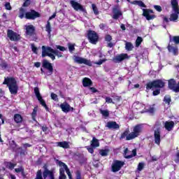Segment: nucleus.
Listing matches in <instances>:
<instances>
[{
	"mask_svg": "<svg viewBox=\"0 0 179 179\" xmlns=\"http://www.w3.org/2000/svg\"><path fill=\"white\" fill-rule=\"evenodd\" d=\"M143 131V126L142 124H137L133 127L132 132L129 133V131L123 132L120 136V139H126V141H131L138 138Z\"/></svg>",
	"mask_w": 179,
	"mask_h": 179,
	"instance_id": "nucleus-1",
	"label": "nucleus"
},
{
	"mask_svg": "<svg viewBox=\"0 0 179 179\" xmlns=\"http://www.w3.org/2000/svg\"><path fill=\"white\" fill-rule=\"evenodd\" d=\"M55 55L59 58L62 57V52L58 51V50H54L50 47L42 46V57H49L54 61L55 59Z\"/></svg>",
	"mask_w": 179,
	"mask_h": 179,
	"instance_id": "nucleus-2",
	"label": "nucleus"
},
{
	"mask_svg": "<svg viewBox=\"0 0 179 179\" xmlns=\"http://www.w3.org/2000/svg\"><path fill=\"white\" fill-rule=\"evenodd\" d=\"M3 85H7L8 86L10 92L11 94H17V90H19V87H17V84L16 83V80L13 78H5Z\"/></svg>",
	"mask_w": 179,
	"mask_h": 179,
	"instance_id": "nucleus-3",
	"label": "nucleus"
},
{
	"mask_svg": "<svg viewBox=\"0 0 179 179\" xmlns=\"http://www.w3.org/2000/svg\"><path fill=\"white\" fill-rule=\"evenodd\" d=\"M26 17V19L34 20L36 17H40V13H37V11L34 10H31L29 12H27L23 8H20L19 17L20 19H23V17Z\"/></svg>",
	"mask_w": 179,
	"mask_h": 179,
	"instance_id": "nucleus-4",
	"label": "nucleus"
},
{
	"mask_svg": "<svg viewBox=\"0 0 179 179\" xmlns=\"http://www.w3.org/2000/svg\"><path fill=\"white\" fill-rule=\"evenodd\" d=\"M60 169H59V179H66V176H65V171L69 176V179H72V175L71 174V171H69V169H68V166L66 164H65L64 162H59V163Z\"/></svg>",
	"mask_w": 179,
	"mask_h": 179,
	"instance_id": "nucleus-5",
	"label": "nucleus"
},
{
	"mask_svg": "<svg viewBox=\"0 0 179 179\" xmlns=\"http://www.w3.org/2000/svg\"><path fill=\"white\" fill-rule=\"evenodd\" d=\"M134 106L136 110H140L141 113H155V108L145 106V105L141 103H134Z\"/></svg>",
	"mask_w": 179,
	"mask_h": 179,
	"instance_id": "nucleus-6",
	"label": "nucleus"
},
{
	"mask_svg": "<svg viewBox=\"0 0 179 179\" xmlns=\"http://www.w3.org/2000/svg\"><path fill=\"white\" fill-rule=\"evenodd\" d=\"M166 83L162 80H156L152 83L147 84L146 88L149 90L153 89V87H164Z\"/></svg>",
	"mask_w": 179,
	"mask_h": 179,
	"instance_id": "nucleus-7",
	"label": "nucleus"
},
{
	"mask_svg": "<svg viewBox=\"0 0 179 179\" xmlns=\"http://www.w3.org/2000/svg\"><path fill=\"white\" fill-rule=\"evenodd\" d=\"M73 59L77 64H84V65H87L88 66H93V62L90 61V59L78 56H75Z\"/></svg>",
	"mask_w": 179,
	"mask_h": 179,
	"instance_id": "nucleus-8",
	"label": "nucleus"
},
{
	"mask_svg": "<svg viewBox=\"0 0 179 179\" xmlns=\"http://www.w3.org/2000/svg\"><path fill=\"white\" fill-rule=\"evenodd\" d=\"M34 93L36 94V99L38 100L39 103L44 107V108L46 110V111H48V107L47 106V104L45 103V101L43 99V96H41V94H40V91L38 90V87L34 88Z\"/></svg>",
	"mask_w": 179,
	"mask_h": 179,
	"instance_id": "nucleus-9",
	"label": "nucleus"
},
{
	"mask_svg": "<svg viewBox=\"0 0 179 179\" xmlns=\"http://www.w3.org/2000/svg\"><path fill=\"white\" fill-rule=\"evenodd\" d=\"M7 36L11 41H17L20 39V35L10 29L8 30Z\"/></svg>",
	"mask_w": 179,
	"mask_h": 179,
	"instance_id": "nucleus-10",
	"label": "nucleus"
},
{
	"mask_svg": "<svg viewBox=\"0 0 179 179\" xmlns=\"http://www.w3.org/2000/svg\"><path fill=\"white\" fill-rule=\"evenodd\" d=\"M129 59V56H128V54L122 53V54L116 55L113 58V62H115L116 64H120V62H122L124 59Z\"/></svg>",
	"mask_w": 179,
	"mask_h": 179,
	"instance_id": "nucleus-11",
	"label": "nucleus"
},
{
	"mask_svg": "<svg viewBox=\"0 0 179 179\" xmlns=\"http://www.w3.org/2000/svg\"><path fill=\"white\" fill-rule=\"evenodd\" d=\"M143 15L147 19V20H153L156 17L155 15H153V10L149 9H143Z\"/></svg>",
	"mask_w": 179,
	"mask_h": 179,
	"instance_id": "nucleus-12",
	"label": "nucleus"
},
{
	"mask_svg": "<svg viewBox=\"0 0 179 179\" xmlns=\"http://www.w3.org/2000/svg\"><path fill=\"white\" fill-rule=\"evenodd\" d=\"M122 166H124V162L115 161L112 165V171H113V173H117V171H120Z\"/></svg>",
	"mask_w": 179,
	"mask_h": 179,
	"instance_id": "nucleus-13",
	"label": "nucleus"
},
{
	"mask_svg": "<svg viewBox=\"0 0 179 179\" xmlns=\"http://www.w3.org/2000/svg\"><path fill=\"white\" fill-rule=\"evenodd\" d=\"M88 38L92 44H96L97 43V40H99V36L95 31H90L88 32Z\"/></svg>",
	"mask_w": 179,
	"mask_h": 179,
	"instance_id": "nucleus-14",
	"label": "nucleus"
},
{
	"mask_svg": "<svg viewBox=\"0 0 179 179\" xmlns=\"http://www.w3.org/2000/svg\"><path fill=\"white\" fill-rule=\"evenodd\" d=\"M169 87L171 88V90H173V92H179V83L176 85L174 79L169 80Z\"/></svg>",
	"mask_w": 179,
	"mask_h": 179,
	"instance_id": "nucleus-15",
	"label": "nucleus"
},
{
	"mask_svg": "<svg viewBox=\"0 0 179 179\" xmlns=\"http://www.w3.org/2000/svg\"><path fill=\"white\" fill-rule=\"evenodd\" d=\"M136 156V150L134 149L131 152L128 150V148L124 150V157L125 159H132V157Z\"/></svg>",
	"mask_w": 179,
	"mask_h": 179,
	"instance_id": "nucleus-16",
	"label": "nucleus"
},
{
	"mask_svg": "<svg viewBox=\"0 0 179 179\" xmlns=\"http://www.w3.org/2000/svg\"><path fill=\"white\" fill-rule=\"evenodd\" d=\"M70 3L75 10H81L82 12H85V8L79 3L75 1H71Z\"/></svg>",
	"mask_w": 179,
	"mask_h": 179,
	"instance_id": "nucleus-17",
	"label": "nucleus"
},
{
	"mask_svg": "<svg viewBox=\"0 0 179 179\" xmlns=\"http://www.w3.org/2000/svg\"><path fill=\"white\" fill-rule=\"evenodd\" d=\"M60 108L62 111L64 113H69V111L73 110V108L71 107L69 104L66 102H64L63 103L60 104Z\"/></svg>",
	"mask_w": 179,
	"mask_h": 179,
	"instance_id": "nucleus-18",
	"label": "nucleus"
},
{
	"mask_svg": "<svg viewBox=\"0 0 179 179\" xmlns=\"http://www.w3.org/2000/svg\"><path fill=\"white\" fill-rule=\"evenodd\" d=\"M43 68H45L46 69H48V71H49L48 75L52 74L53 69H52V65L51 64V63L48 62V61H47V60H43Z\"/></svg>",
	"mask_w": 179,
	"mask_h": 179,
	"instance_id": "nucleus-19",
	"label": "nucleus"
},
{
	"mask_svg": "<svg viewBox=\"0 0 179 179\" xmlns=\"http://www.w3.org/2000/svg\"><path fill=\"white\" fill-rule=\"evenodd\" d=\"M54 171H50L45 169L43 173V178H47V177H48L49 179H54Z\"/></svg>",
	"mask_w": 179,
	"mask_h": 179,
	"instance_id": "nucleus-20",
	"label": "nucleus"
},
{
	"mask_svg": "<svg viewBox=\"0 0 179 179\" xmlns=\"http://www.w3.org/2000/svg\"><path fill=\"white\" fill-rule=\"evenodd\" d=\"M154 136L156 145H160V129L157 128L155 129Z\"/></svg>",
	"mask_w": 179,
	"mask_h": 179,
	"instance_id": "nucleus-21",
	"label": "nucleus"
},
{
	"mask_svg": "<svg viewBox=\"0 0 179 179\" xmlns=\"http://www.w3.org/2000/svg\"><path fill=\"white\" fill-rule=\"evenodd\" d=\"M164 127L166 129V131H173V128H174V122L173 121H166L164 123Z\"/></svg>",
	"mask_w": 179,
	"mask_h": 179,
	"instance_id": "nucleus-22",
	"label": "nucleus"
},
{
	"mask_svg": "<svg viewBox=\"0 0 179 179\" xmlns=\"http://www.w3.org/2000/svg\"><path fill=\"white\" fill-rule=\"evenodd\" d=\"M106 127L110 129H119L120 125L115 122H108Z\"/></svg>",
	"mask_w": 179,
	"mask_h": 179,
	"instance_id": "nucleus-23",
	"label": "nucleus"
},
{
	"mask_svg": "<svg viewBox=\"0 0 179 179\" xmlns=\"http://www.w3.org/2000/svg\"><path fill=\"white\" fill-rule=\"evenodd\" d=\"M122 16V12L118 8H113V19H120Z\"/></svg>",
	"mask_w": 179,
	"mask_h": 179,
	"instance_id": "nucleus-24",
	"label": "nucleus"
},
{
	"mask_svg": "<svg viewBox=\"0 0 179 179\" xmlns=\"http://www.w3.org/2000/svg\"><path fill=\"white\" fill-rule=\"evenodd\" d=\"M25 30L28 36H31V34L34 33V27L31 24H27L25 25Z\"/></svg>",
	"mask_w": 179,
	"mask_h": 179,
	"instance_id": "nucleus-25",
	"label": "nucleus"
},
{
	"mask_svg": "<svg viewBox=\"0 0 179 179\" xmlns=\"http://www.w3.org/2000/svg\"><path fill=\"white\" fill-rule=\"evenodd\" d=\"M171 5L173 12H177V13H178V1L177 0H171Z\"/></svg>",
	"mask_w": 179,
	"mask_h": 179,
	"instance_id": "nucleus-26",
	"label": "nucleus"
},
{
	"mask_svg": "<svg viewBox=\"0 0 179 179\" xmlns=\"http://www.w3.org/2000/svg\"><path fill=\"white\" fill-rule=\"evenodd\" d=\"M83 85L84 87H87L89 86H92V80L89 78H85L83 80Z\"/></svg>",
	"mask_w": 179,
	"mask_h": 179,
	"instance_id": "nucleus-27",
	"label": "nucleus"
},
{
	"mask_svg": "<svg viewBox=\"0 0 179 179\" xmlns=\"http://www.w3.org/2000/svg\"><path fill=\"white\" fill-rule=\"evenodd\" d=\"M57 144V146H59V148H63L64 149H69V143L66 141L58 142Z\"/></svg>",
	"mask_w": 179,
	"mask_h": 179,
	"instance_id": "nucleus-28",
	"label": "nucleus"
},
{
	"mask_svg": "<svg viewBox=\"0 0 179 179\" xmlns=\"http://www.w3.org/2000/svg\"><path fill=\"white\" fill-rule=\"evenodd\" d=\"M178 15H179V10H178V13L175 12V13H172L171 15L169 20H171V22H176L177 19H178Z\"/></svg>",
	"mask_w": 179,
	"mask_h": 179,
	"instance_id": "nucleus-29",
	"label": "nucleus"
},
{
	"mask_svg": "<svg viewBox=\"0 0 179 179\" xmlns=\"http://www.w3.org/2000/svg\"><path fill=\"white\" fill-rule=\"evenodd\" d=\"M91 146L92 148H99L100 146V143H99V140L94 137L92 138V141H91Z\"/></svg>",
	"mask_w": 179,
	"mask_h": 179,
	"instance_id": "nucleus-30",
	"label": "nucleus"
},
{
	"mask_svg": "<svg viewBox=\"0 0 179 179\" xmlns=\"http://www.w3.org/2000/svg\"><path fill=\"white\" fill-rule=\"evenodd\" d=\"M14 121L17 124H19V122H22L23 121V117H22V115L20 114H15L14 115Z\"/></svg>",
	"mask_w": 179,
	"mask_h": 179,
	"instance_id": "nucleus-31",
	"label": "nucleus"
},
{
	"mask_svg": "<svg viewBox=\"0 0 179 179\" xmlns=\"http://www.w3.org/2000/svg\"><path fill=\"white\" fill-rule=\"evenodd\" d=\"M168 50L169 52H172L174 55H176L178 51V50L177 49V47H173L170 45H169L168 46Z\"/></svg>",
	"mask_w": 179,
	"mask_h": 179,
	"instance_id": "nucleus-32",
	"label": "nucleus"
},
{
	"mask_svg": "<svg viewBox=\"0 0 179 179\" xmlns=\"http://www.w3.org/2000/svg\"><path fill=\"white\" fill-rule=\"evenodd\" d=\"M45 31H47L49 37H51V24L50 23V21H48L47 24L45 26Z\"/></svg>",
	"mask_w": 179,
	"mask_h": 179,
	"instance_id": "nucleus-33",
	"label": "nucleus"
},
{
	"mask_svg": "<svg viewBox=\"0 0 179 179\" xmlns=\"http://www.w3.org/2000/svg\"><path fill=\"white\" fill-rule=\"evenodd\" d=\"M133 5H138V6H141V8H146V6L145 3L142 2V1H134L131 2Z\"/></svg>",
	"mask_w": 179,
	"mask_h": 179,
	"instance_id": "nucleus-34",
	"label": "nucleus"
},
{
	"mask_svg": "<svg viewBox=\"0 0 179 179\" xmlns=\"http://www.w3.org/2000/svg\"><path fill=\"white\" fill-rule=\"evenodd\" d=\"M125 48L127 51H132L134 45L129 42H127L125 44Z\"/></svg>",
	"mask_w": 179,
	"mask_h": 179,
	"instance_id": "nucleus-35",
	"label": "nucleus"
},
{
	"mask_svg": "<svg viewBox=\"0 0 179 179\" xmlns=\"http://www.w3.org/2000/svg\"><path fill=\"white\" fill-rule=\"evenodd\" d=\"M164 101L166 104H170L171 102V97L169 95H166L164 96Z\"/></svg>",
	"mask_w": 179,
	"mask_h": 179,
	"instance_id": "nucleus-36",
	"label": "nucleus"
},
{
	"mask_svg": "<svg viewBox=\"0 0 179 179\" xmlns=\"http://www.w3.org/2000/svg\"><path fill=\"white\" fill-rule=\"evenodd\" d=\"M100 113H101V114H102V115L103 117H108V115H110V113L107 110H102V109H101L100 110Z\"/></svg>",
	"mask_w": 179,
	"mask_h": 179,
	"instance_id": "nucleus-37",
	"label": "nucleus"
},
{
	"mask_svg": "<svg viewBox=\"0 0 179 179\" xmlns=\"http://www.w3.org/2000/svg\"><path fill=\"white\" fill-rule=\"evenodd\" d=\"M6 166L10 169V170H13L15 167L16 166L15 164H13L12 162H8L6 164Z\"/></svg>",
	"mask_w": 179,
	"mask_h": 179,
	"instance_id": "nucleus-38",
	"label": "nucleus"
},
{
	"mask_svg": "<svg viewBox=\"0 0 179 179\" xmlns=\"http://www.w3.org/2000/svg\"><path fill=\"white\" fill-rule=\"evenodd\" d=\"M101 156H107L108 155V150H99Z\"/></svg>",
	"mask_w": 179,
	"mask_h": 179,
	"instance_id": "nucleus-39",
	"label": "nucleus"
},
{
	"mask_svg": "<svg viewBox=\"0 0 179 179\" xmlns=\"http://www.w3.org/2000/svg\"><path fill=\"white\" fill-rule=\"evenodd\" d=\"M35 179H43V173H41V170H38L36 173V177Z\"/></svg>",
	"mask_w": 179,
	"mask_h": 179,
	"instance_id": "nucleus-40",
	"label": "nucleus"
},
{
	"mask_svg": "<svg viewBox=\"0 0 179 179\" xmlns=\"http://www.w3.org/2000/svg\"><path fill=\"white\" fill-rule=\"evenodd\" d=\"M142 41H143L142 38L138 36L136 41V47H139V45H141Z\"/></svg>",
	"mask_w": 179,
	"mask_h": 179,
	"instance_id": "nucleus-41",
	"label": "nucleus"
},
{
	"mask_svg": "<svg viewBox=\"0 0 179 179\" xmlns=\"http://www.w3.org/2000/svg\"><path fill=\"white\" fill-rule=\"evenodd\" d=\"M15 173H22V174H23L24 173V169H23V167L20 166L19 168H16L15 169Z\"/></svg>",
	"mask_w": 179,
	"mask_h": 179,
	"instance_id": "nucleus-42",
	"label": "nucleus"
},
{
	"mask_svg": "<svg viewBox=\"0 0 179 179\" xmlns=\"http://www.w3.org/2000/svg\"><path fill=\"white\" fill-rule=\"evenodd\" d=\"M68 47H69V50L70 52L75 51V44L69 43Z\"/></svg>",
	"mask_w": 179,
	"mask_h": 179,
	"instance_id": "nucleus-43",
	"label": "nucleus"
},
{
	"mask_svg": "<svg viewBox=\"0 0 179 179\" xmlns=\"http://www.w3.org/2000/svg\"><path fill=\"white\" fill-rule=\"evenodd\" d=\"M92 7L94 15H99V10L97 9L96 4H92Z\"/></svg>",
	"mask_w": 179,
	"mask_h": 179,
	"instance_id": "nucleus-44",
	"label": "nucleus"
},
{
	"mask_svg": "<svg viewBox=\"0 0 179 179\" xmlns=\"http://www.w3.org/2000/svg\"><path fill=\"white\" fill-rule=\"evenodd\" d=\"M143 167H145V164L143 162H140L138 165L137 169L138 170V171H142V170H143Z\"/></svg>",
	"mask_w": 179,
	"mask_h": 179,
	"instance_id": "nucleus-45",
	"label": "nucleus"
},
{
	"mask_svg": "<svg viewBox=\"0 0 179 179\" xmlns=\"http://www.w3.org/2000/svg\"><path fill=\"white\" fill-rule=\"evenodd\" d=\"M106 59H99V62H94V64H95V65H102L103 62H106Z\"/></svg>",
	"mask_w": 179,
	"mask_h": 179,
	"instance_id": "nucleus-46",
	"label": "nucleus"
},
{
	"mask_svg": "<svg viewBox=\"0 0 179 179\" xmlns=\"http://www.w3.org/2000/svg\"><path fill=\"white\" fill-rule=\"evenodd\" d=\"M56 48L59 50V51H66V48L61 45H56Z\"/></svg>",
	"mask_w": 179,
	"mask_h": 179,
	"instance_id": "nucleus-47",
	"label": "nucleus"
},
{
	"mask_svg": "<svg viewBox=\"0 0 179 179\" xmlns=\"http://www.w3.org/2000/svg\"><path fill=\"white\" fill-rule=\"evenodd\" d=\"M51 99L52 100L57 101V100H58V96L54 93H51Z\"/></svg>",
	"mask_w": 179,
	"mask_h": 179,
	"instance_id": "nucleus-48",
	"label": "nucleus"
},
{
	"mask_svg": "<svg viewBox=\"0 0 179 179\" xmlns=\"http://www.w3.org/2000/svg\"><path fill=\"white\" fill-rule=\"evenodd\" d=\"M105 40H106V41H108V43H110V41H111V40H113V38L110 35H106L105 36Z\"/></svg>",
	"mask_w": 179,
	"mask_h": 179,
	"instance_id": "nucleus-49",
	"label": "nucleus"
},
{
	"mask_svg": "<svg viewBox=\"0 0 179 179\" xmlns=\"http://www.w3.org/2000/svg\"><path fill=\"white\" fill-rule=\"evenodd\" d=\"M31 50H32L33 52H34V54H37V48H36L34 44H31Z\"/></svg>",
	"mask_w": 179,
	"mask_h": 179,
	"instance_id": "nucleus-50",
	"label": "nucleus"
},
{
	"mask_svg": "<svg viewBox=\"0 0 179 179\" xmlns=\"http://www.w3.org/2000/svg\"><path fill=\"white\" fill-rule=\"evenodd\" d=\"M5 8L6 9H7V10H10V9H12V7L10 6V3H6Z\"/></svg>",
	"mask_w": 179,
	"mask_h": 179,
	"instance_id": "nucleus-51",
	"label": "nucleus"
},
{
	"mask_svg": "<svg viewBox=\"0 0 179 179\" xmlns=\"http://www.w3.org/2000/svg\"><path fill=\"white\" fill-rule=\"evenodd\" d=\"M106 102L108 103H113V104H114V102L113 101V99H111L110 97L106 98Z\"/></svg>",
	"mask_w": 179,
	"mask_h": 179,
	"instance_id": "nucleus-52",
	"label": "nucleus"
},
{
	"mask_svg": "<svg viewBox=\"0 0 179 179\" xmlns=\"http://www.w3.org/2000/svg\"><path fill=\"white\" fill-rule=\"evenodd\" d=\"M173 41L176 44H179V36L173 37Z\"/></svg>",
	"mask_w": 179,
	"mask_h": 179,
	"instance_id": "nucleus-53",
	"label": "nucleus"
},
{
	"mask_svg": "<svg viewBox=\"0 0 179 179\" xmlns=\"http://www.w3.org/2000/svg\"><path fill=\"white\" fill-rule=\"evenodd\" d=\"M155 9L157 10V12H162V6H154Z\"/></svg>",
	"mask_w": 179,
	"mask_h": 179,
	"instance_id": "nucleus-54",
	"label": "nucleus"
},
{
	"mask_svg": "<svg viewBox=\"0 0 179 179\" xmlns=\"http://www.w3.org/2000/svg\"><path fill=\"white\" fill-rule=\"evenodd\" d=\"M86 148L89 153L93 154V152H94V150H93V148H90V147H86Z\"/></svg>",
	"mask_w": 179,
	"mask_h": 179,
	"instance_id": "nucleus-55",
	"label": "nucleus"
},
{
	"mask_svg": "<svg viewBox=\"0 0 179 179\" xmlns=\"http://www.w3.org/2000/svg\"><path fill=\"white\" fill-rule=\"evenodd\" d=\"M174 162H176V163L179 162V151L176 154V158L174 159Z\"/></svg>",
	"mask_w": 179,
	"mask_h": 179,
	"instance_id": "nucleus-56",
	"label": "nucleus"
},
{
	"mask_svg": "<svg viewBox=\"0 0 179 179\" xmlns=\"http://www.w3.org/2000/svg\"><path fill=\"white\" fill-rule=\"evenodd\" d=\"M158 94H160V90H157L153 92V96H157Z\"/></svg>",
	"mask_w": 179,
	"mask_h": 179,
	"instance_id": "nucleus-57",
	"label": "nucleus"
},
{
	"mask_svg": "<svg viewBox=\"0 0 179 179\" xmlns=\"http://www.w3.org/2000/svg\"><path fill=\"white\" fill-rule=\"evenodd\" d=\"M76 179H80V172L77 171L76 173Z\"/></svg>",
	"mask_w": 179,
	"mask_h": 179,
	"instance_id": "nucleus-58",
	"label": "nucleus"
},
{
	"mask_svg": "<svg viewBox=\"0 0 179 179\" xmlns=\"http://www.w3.org/2000/svg\"><path fill=\"white\" fill-rule=\"evenodd\" d=\"M41 64L40 62H36L34 64V66H36V68H40Z\"/></svg>",
	"mask_w": 179,
	"mask_h": 179,
	"instance_id": "nucleus-59",
	"label": "nucleus"
},
{
	"mask_svg": "<svg viewBox=\"0 0 179 179\" xmlns=\"http://www.w3.org/2000/svg\"><path fill=\"white\" fill-rule=\"evenodd\" d=\"M1 66L3 69H6L7 64H6V63H3L1 64Z\"/></svg>",
	"mask_w": 179,
	"mask_h": 179,
	"instance_id": "nucleus-60",
	"label": "nucleus"
},
{
	"mask_svg": "<svg viewBox=\"0 0 179 179\" xmlns=\"http://www.w3.org/2000/svg\"><path fill=\"white\" fill-rule=\"evenodd\" d=\"M57 16V14L55 13L52 16L49 17V20H52V19H54Z\"/></svg>",
	"mask_w": 179,
	"mask_h": 179,
	"instance_id": "nucleus-61",
	"label": "nucleus"
},
{
	"mask_svg": "<svg viewBox=\"0 0 179 179\" xmlns=\"http://www.w3.org/2000/svg\"><path fill=\"white\" fill-rule=\"evenodd\" d=\"M36 114H37V110L36 109H34L32 112V117L36 116Z\"/></svg>",
	"mask_w": 179,
	"mask_h": 179,
	"instance_id": "nucleus-62",
	"label": "nucleus"
},
{
	"mask_svg": "<svg viewBox=\"0 0 179 179\" xmlns=\"http://www.w3.org/2000/svg\"><path fill=\"white\" fill-rule=\"evenodd\" d=\"M24 6H29V1L25 0V2L23 4Z\"/></svg>",
	"mask_w": 179,
	"mask_h": 179,
	"instance_id": "nucleus-63",
	"label": "nucleus"
},
{
	"mask_svg": "<svg viewBox=\"0 0 179 179\" xmlns=\"http://www.w3.org/2000/svg\"><path fill=\"white\" fill-rule=\"evenodd\" d=\"M120 28L122 29V30H125V29H126V28H125V24H122L120 25Z\"/></svg>",
	"mask_w": 179,
	"mask_h": 179,
	"instance_id": "nucleus-64",
	"label": "nucleus"
}]
</instances>
